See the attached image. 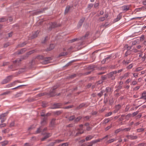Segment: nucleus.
Masks as SVG:
<instances>
[{
    "label": "nucleus",
    "instance_id": "obj_1",
    "mask_svg": "<svg viewBox=\"0 0 146 146\" xmlns=\"http://www.w3.org/2000/svg\"><path fill=\"white\" fill-rule=\"evenodd\" d=\"M27 57V55L23 56L22 58L18 59L13 61V64L9 66L8 68L12 71L16 70L17 69V66L20 64V62L23 60L26 59Z\"/></svg>",
    "mask_w": 146,
    "mask_h": 146
},
{
    "label": "nucleus",
    "instance_id": "obj_2",
    "mask_svg": "<svg viewBox=\"0 0 146 146\" xmlns=\"http://www.w3.org/2000/svg\"><path fill=\"white\" fill-rule=\"evenodd\" d=\"M38 58L43 60V63L44 64L48 63L49 60L52 59L51 57H45L43 56H39Z\"/></svg>",
    "mask_w": 146,
    "mask_h": 146
},
{
    "label": "nucleus",
    "instance_id": "obj_3",
    "mask_svg": "<svg viewBox=\"0 0 146 146\" xmlns=\"http://www.w3.org/2000/svg\"><path fill=\"white\" fill-rule=\"evenodd\" d=\"M117 73V71H115L110 72L107 74V77L111 80H114L115 79V77L116 76V74Z\"/></svg>",
    "mask_w": 146,
    "mask_h": 146
},
{
    "label": "nucleus",
    "instance_id": "obj_4",
    "mask_svg": "<svg viewBox=\"0 0 146 146\" xmlns=\"http://www.w3.org/2000/svg\"><path fill=\"white\" fill-rule=\"evenodd\" d=\"M13 76L11 75L7 76L5 79H4L1 82V83L4 84L7 83L10 81L12 79Z\"/></svg>",
    "mask_w": 146,
    "mask_h": 146
},
{
    "label": "nucleus",
    "instance_id": "obj_5",
    "mask_svg": "<svg viewBox=\"0 0 146 146\" xmlns=\"http://www.w3.org/2000/svg\"><path fill=\"white\" fill-rule=\"evenodd\" d=\"M48 8L46 7L44 8L43 9H42L40 10H37L33 12V15H37L41 13H42L44 11L47 9Z\"/></svg>",
    "mask_w": 146,
    "mask_h": 146
},
{
    "label": "nucleus",
    "instance_id": "obj_6",
    "mask_svg": "<svg viewBox=\"0 0 146 146\" xmlns=\"http://www.w3.org/2000/svg\"><path fill=\"white\" fill-rule=\"evenodd\" d=\"M48 25L49 26L48 27V28L49 30H51L52 28L56 27H57L60 26V25L59 24H57L55 23H50Z\"/></svg>",
    "mask_w": 146,
    "mask_h": 146
},
{
    "label": "nucleus",
    "instance_id": "obj_7",
    "mask_svg": "<svg viewBox=\"0 0 146 146\" xmlns=\"http://www.w3.org/2000/svg\"><path fill=\"white\" fill-rule=\"evenodd\" d=\"M58 87L57 86H54L53 89L51 90L49 94V95L51 97L54 96L55 95V90Z\"/></svg>",
    "mask_w": 146,
    "mask_h": 146
},
{
    "label": "nucleus",
    "instance_id": "obj_8",
    "mask_svg": "<svg viewBox=\"0 0 146 146\" xmlns=\"http://www.w3.org/2000/svg\"><path fill=\"white\" fill-rule=\"evenodd\" d=\"M39 31H37L35 32L32 33V35L31 36H30L29 37V39H31L35 38L37 37L38 35L39 34Z\"/></svg>",
    "mask_w": 146,
    "mask_h": 146
},
{
    "label": "nucleus",
    "instance_id": "obj_9",
    "mask_svg": "<svg viewBox=\"0 0 146 146\" xmlns=\"http://www.w3.org/2000/svg\"><path fill=\"white\" fill-rule=\"evenodd\" d=\"M7 113H3L0 115V119H1V123H3L6 119L5 117L7 116Z\"/></svg>",
    "mask_w": 146,
    "mask_h": 146
},
{
    "label": "nucleus",
    "instance_id": "obj_10",
    "mask_svg": "<svg viewBox=\"0 0 146 146\" xmlns=\"http://www.w3.org/2000/svg\"><path fill=\"white\" fill-rule=\"evenodd\" d=\"M121 108V106L120 104H118L115 106V109L113 111V113H117Z\"/></svg>",
    "mask_w": 146,
    "mask_h": 146
},
{
    "label": "nucleus",
    "instance_id": "obj_11",
    "mask_svg": "<svg viewBox=\"0 0 146 146\" xmlns=\"http://www.w3.org/2000/svg\"><path fill=\"white\" fill-rule=\"evenodd\" d=\"M85 19V18L84 17H82L79 21L78 25V27H80L81 26H82L83 23Z\"/></svg>",
    "mask_w": 146,
    "mask_h": 146
},
{
    "label": "nucleus",
    "instance_id": "obj_12",
    "mask_svg": "<svg viewBox=\"0 0 146 146\" xmlns=\"http://www.w3.org/2000/svg\"><path fill=\"white\" fill-rule=\"evenodd\" d=\"M47 119L46 117L43 118L42 120L40 122V124L41 125V126H43L46 125L47 123Z\"/></svg>",
    "mask_w": 146,
    "mask_h": 146
},
{
    "label": "nucleus",
    "instance_id": "obj_13",
    "mask_svg": "<svg viewBox=\"0 0 146 146\" xmlns=\"http://www.w3.org/2000/svg\"><path fill=\"white\" fill-rule=\"evenodd\" d=\"M61 105L62 104L60 103L54 104H53V107L52 108L55 109L59 108L60 107Z\"/></svg>",
    "mask_w": 146,
    "mask_h": 146
},
{
    "label": "nucleus",
    "instance_id": "obj_14",
    "mask_svg": "<svg viewBox=\"0 0 146 146\" xmlns=\"http://www.w3.org/2000/svg\"><path fill=\"white\" fill-rule=\"evenodd\" d=\"M27 50L26 48H22L20 50H18L16 52L17 54H20L24 53Z\"/></svg>",
    "mask_w": 146,
    "mask_h": 146
},
{
    "label": "nucleus",
    "instance_id": "obj_15",
    "mask_svg": "<svg viewBox=\"0 0 146 146\" xmlns=\"http://www.w3.org/2000/svg\"><path fill=\"white\" fill-rule=\"evenodd\" d=\"M126 137L128 139H135L138 138V137L136 136H133L132 135H127L126 136Z\"/></svg>",
    "mask_w": 146,
    "mask_h": 146
},
{
    "label": "nucleus",
    "instance_id": "obj_16",
    "mask_svg": "<svg viewBox=\"0 0 146 146\" xmlns=\"http://www.w3.org/2000/svg\"><path fill=\"white\" fill-rule=\"evenodd\" d=\"M132 61L131 60H130V59L128 60H127L126 61H125V60H123L122 61V63L123 65L125 66H127Z\"/></svg>",
    "mask_w": 146,
    "mask_h": 146
},
{
    "label": "nucleus",
    "instance_id": "obj_17",
    "mask_svg": "<svg viewBox=\"0 0 146 146\" xmlns=\"http://www.w3.org/2000/svg\"><path fill=\"white\" fill-rule=\"evenodd\" d=\"M56 119H52L51 121L50 124V127H52L54 126L55 124V121Z\"/></svg>",
    "mask_w": 146,
    "mask_h": 146
},
{
    "label": "nucleus",
    "instance_id": "obj_18",
    "mask_svg": "<svg viewBox=\"0 0 146 146\" xmlns=\"http://www.w3.org/2000/svg\"><path fill=\"white\" fill-rule=\"evenodd\" d=\"M91 117V116H83L82 117V118L84 121H88L90 119Z\"/></svg>",
    "mask_w": 146,
    "mask_h": 146
},
{
    "label": "nucleus",
    "instance_id": "obj_19",
    "mask_svg": "<svg viewBox=\"0 0 146 146\" xmlns=\"http://www.w3.org/2000/svg\"><path fill=\"white\" fill-rule=\"evenodd\" d=\"M51 136V134L50 133H47L46 135L43 137L41 139V140L42 141H43L45 140L46 139L48 138Z\"/></svg>",
    "mask_w": 146,
    "mask_h": 146
},
{
    "label": "nucleus",
    "instance_id": "obj_20",
    "mask_svg": "<svg viewBox=\"0 0 146 146\" xmlns=\"http://www.w3.org/2000/svg\"><path fill=\"white\" fill-rule=\"evenodd\" d=\"M123 11H127L129 10V7L128 5H124L122 7Z\"/></svg>",
    "mask_w": 146,
    "mask_h": 146
},
{
    "label": "nucleus",
    "instance_id": "obj_21",
    "mask_svg": "<svg viewBox=\"0 0 146 146\" xmlns=\"http://www.w3.org/2000/svg\"><path fill=\"white\" fill-rule=\"evenodd\" d=\"M55 45L54 44H50V46L49 48L47 49V51H50L53 49L54 48Z\"/></svg>",
    "mask_w": 146,
    "mask_h": 146
},
{
    "label": "nucleus",
    "instance_id": "obj_22",
    "mask_svg": "<svg viewBox=\"0 0 146 146\" xmlns=\"http://www.w3.org/2000/svg\"><path fill=\"white\" fill-rule=\"evenodd\" d=\"M89 33L88 32H87L85 35L84 36L82 37L80 39L82 40H84L87 39V37L89 35Z\"/></svg>",
    "mask_w": 146,
    "mask_h": 146
},
{
    "label": "nucleus",
    "instance_id": "obj_23",
    "mask_svg": "<svg viewBox=\"0 0 146 146\" xmlns=\"http://www.w3.org/2000/svg\"><path fill=\"white\" fill-rule=\"evenodd\" d=\"M42 127L40 126L38 128L36 131L35 133L37 134L40 133V132H42Z\"/></svg>",
    "mask_w": 146,
    "mask_h": 146
},
{
    "label": "nucleus",
    "instance_id": "obj_24",
    "mask_svg": "<svg viewBox=\"0 0 146 146\" xmlns=\"http://www.w3.org/2000/svg\"><path fill=\"white\" fill-rule=\"evenodd\" d=\"M85 105V104L83 103L81 104H80L79 106L77 107L76 108V110H79L81 109V108H83L84 107Z\"/></svg>",
    "mask_w": 146,
    "mask_h": 146
},
{
    "label": "nucleus",
    "instance_id": "obj_25",
    "mask_svg": "<svg viewBox=\"0 0 146 146\" xmlns=\"http://www.w3.org/2000/svg\"><path fill=\"white\" fill-rule=\"evenodd\" d=\"M27 44L26 42H25L23 43L19 44L17 46V47H23L25 45Z\"/></svg>",
    "mask_w": 146,
    "mask_h": 146
},
{
    "label": "nucleus",
    "instance_id": "obj_26",
    "mask_svg": "<svg viewBox=\"0 0 146 146\" xmlns=\"http://www.w3.org/2000/svg\"><path fill=\"white\" fill-rule=\"evenodd\" d=\"M105 92L104 90H102L101 92L97 94V95L99 98H100L103 95V93Z\"/></svg>",
    "mask_w": 146,
    "mask_h": 146
},
{
    "label": "nucleus",
    "instance_id": "obj_27",
    "mask_svg": "<svg viewBox=\"0 0 146 146\" xmlns=\"http://www.w3.org/2000/svg\"><path fill=\"white\" fill-rule=\"evenodd\" d=\"M94 136L91 135H89L86 137V141H88L90 140L94 137Z\"/></svg>",
    "mask_w": 146,
    "mask_h": 146
},
{
    "label": "nucleus",
    "instance_id": "obj_28",
    "mask_svg": "<svg viewBox=\"0 0 146 146\" xmlns=\"http://www.w3.org/2000/svg\"><path fill=\"white\" fill-rule=\"evenodd\" d=\"M70 8V7L69 6H68L66 7L64 13L66 14L69 11Z\"/></svg>",
    "mask_w": 146,
    "mask_h": 146
},
{
    "label": "nucleus",
    "instance_id": "obj_29",
    "mask_svg": "<svg viewBox=\"0 0 146 146\" xmlns=\"http://www.w3.org/2000/svg\"><path fill=\"white\" fill-rule=\"evenodd\" d=\"M111 88L110 87H107L106 88L105 90V92L106 93H110L111 92Z\"/></svg>",
    "mask_w": 146,
    "mask_h": 146
},
{
    "label": "nucleus",
    "instance_id": "obj_30",
    "mask_svg": "<svg viewBox=\"0 0 146 146\" xmlns=\"http://www.w3.org/2000/svg\"><path fill=\"white\" fill-rule=\"evenodd\" d=\"M105 20V17H101L99 18L98 20V22L103 21Z\"/></svg>",
    "mask_w": 146,
    "mask_h": 146
},
{
    "label": "nucleus",
    "instance_id": "obj_31",
    "mask_svg": "<svg viewBox=\"0 0 146 146\" xmlns=\"http://www.w3.org/2000/svg\"><path fill=\"white\" fill-rule=\"evenodd\" d=\"M82 118V117L80 116L78 117L76 119H75L74 120V122L75 123H77Z\"/></svg>",
    "mask_w": 146,
    "mask_h": 146
},
{
    "label": "nucleus",
    "instance_id": "obj_32",
    "mask_svg": "<svg viewBox=\"0 0 146 146\" xmlns=\"http://www.w3.org/2000/svg\"><path fill=\"white\" fill-rule=\"evenodd\" d=\"M68 54V53L66 52H62L60 53L59 55V57H60V56H65L66 55H67Z\"/></svg>",
    "mask_w": 146,
    "mask_h": 146
},
{
    "label": "nucleus",
    "instance_id": "obj_33",
    "mask_svg": "<svg viewBox=\"0 0 146 146\" xmlns=\"http://www.w3.org/2000/svg\"><path fill=\"white\" fill-rule=\"evenodd\" d=\"M7 20L8 19L5 17H3L2 18H0V23L4 22Z\"/></svg>",
    "mask_w": 146,
    "mask_h": 146
},
{
    "label": "nucleus",
    "instance_id": "obj_34",
    "mask_svg": "<svg viewBox=\"0 0 146 146\" xmlns=\"http://www.w3.org/2000/svg\"><path fill=\"white\" fill-rule=\"evenodd\" d=\"M100 141L101 140H100V139H97V140H96L93 141H92L91 142V143L92 145H93V144H94L96 143L100 142Z\"/></svg>",
    "mask_w": 146,
    "mask_h": 146
},
{
    "label": "nucleus",
    "instance_id": "obj_35",
    "mask_svg": "<svg viewBox=\"0 0 146 146\" xmlns=\"http://www.w3.org/2000/svg\"><path fill=\"white\" fill-rule=\"evenodd\" d=\"M145 129L143 128H139L137 130V132L138 133L143 132L144 131Z\"/></svg>",
    "mask_w": 146,
    "mask_h": 146
},
{
    "label": "nucleus",
    "instance_id": "obj_36",
    "mask_svg": "<svg viewBox=\"0 0 146 146\" xmlns=\"http://www.w3.org/2000/svg\"><path fill=\"white\" fill-rule=\"evenodd\" d=\"M121 131H123V129L121 128H119L116 130L115 131V134H117Z\"/></svg>",
    "mask_w": 146,
    "mask_h": 146
},
{
    "label": "nucleus",
    "instance_id": "obj_37",
    "mask_svg": "<svg viewBox=\"0 0 146 146\" xmlns=\"http://www.w3.org/2000/svg\"><path fill=\"white\" fill-rule=\"evenodd\" d=\"M10 131V130L8 128L4 130H2V132L3 133H8Z\"/></svg>",
    "mask_w": 146,
    "mask_h": 146
},
{
    "label": "nucleus",
    "instance_id": "obj_38",
    "mask_svg": "<svg viewBox=\"0 0 146 146\" xmlns=\"http://www.w3.org/2000/svg\"><path fill=\"white\" fill-rule=\"evenodd\" d=\"M111 58V56H109L108 57L105 58V59L106 61V62L108 63L110 61V59Z\"/></svg>",
    "mask_w": 146,
    "mask_h": 146
},
{
    "label": "nucleus",
    "instance_id": "obj_39",
    "mask_svg": "<svg viewBox=\"0 0 146 146\" xmlns=\"http://www.w3.org/2000/svg\"><path fill=\"white\" fill-rule=\"evenodd\" d=\"M121 17V15L120 14L118 15L116 19H115V21L116 22L118 21L120 19Z\"/></svg>",
    "mask_w": 146,
    "mask_h": 146
},
{
    "label": "nucleus",
    "instance_id": "obj_40",
    "mask_svg": "<svg viewBox=\"0 0 146 146\" xmlns=\"http://www.w3.org/2000/svg\"><path fill=\"white\" fill-rule=\"evenodd\" d=\"M117 89L115 90V92H119V91L122 88V86L121 85L118 86L117 87Z\"/></svg>",
    "mask_w": 146,
    "mask_h": 146
},
{
    "label": "nucleus",
    "instance_id": "obj_41",
    "mask_svg": "<svg viewBox=\"0 0 146 146\" xmlns=\"http://www.w3.org/2000/svg\"><path fill=\"white\" fill-rule=\"evenodd\" d=\"M130 106L129 105H127L126 106L125 108V112L129 110L130 108Z\"/></svg>",
    "mask_w": 146,
    "mask_h": 146
},
{
    "label": "nucleus",
    "instance_id": "obj_42",
    "mask_svg": "<svg viewBox=\"0 0 146 146\" xmlns=\"http://www.w3.org/2000/svg\"><path fill=\"white\" fill-rule=\"evenodd\" d=\"M110 120L108 119H105L103 121V124H106L109 122Z\"/></svg>",
    "mask_w": 146,
    "mask_h": 146
},
{
    "label": "nucleus",
    "instance_id": "obj_43",
    "mask_svg": "<svg viewBox=\"0 0 146 146\" xmlns=\"http://www.w3.org/2000/svg\"><path fill=\"white\" fill-rule=\"evenodd\" d=\"M131 53V51L128 50L125 52V56H127L128 55L130 54Z\"/></svg>",
    "mask_w": 146,
    "mask_h": 146
},
{
    "label": "nucleus",
    "instance_id": "obj_44",
    "mask_svg": "<svg viewBox=\"0 0 146 146\" xmlns=\"http://www.w3.org/2000/svg\"><path fill=\"white\" fill-rule=\"evenodd\" d=\"M63 141H64V140H56L54 142L56 144V143H59Z\"/></svg>",
    "mask_w": 146,
    "mask_h": 146
},
{
    "label": "nucleus",
    "instance_id": "obj_45",
    "mask_svg": "<svg viewBox=\"0 0 146 146\" xmlns=\"http://www.w3.org/2000/svg\"><path fill=\"white\" fill-rule=\"evenodd\" d=\"M48 39V37L46 36L44 38V40L42 41V43H45Z\"/></svg>",
    "mask_w": 146,
    "mask_h": 146
},
{
    "label": "nucleus",
    "instance_id": "obj_46",
    "mask_svg": "<svg viewBox=\"0 0 146 146\" xmlns=\"http://www.w3.org/2000/svg\"><path fill=\"white\" fill-rule=\"evenodd\" d=\"M8 143V142L7 141H5L2 143L1 145L2 146H5V145H7Z\"/></svg>",
    "mask_w": 146,
    "mask_h": 146
},
{
    "label": "nucleus",
    "instance_id": "obj_47",
    "mask_svg": "<svg viewBox=\"0 0 146 146\" xmlns=\"http://www.w3.org/2000/svg\"><path fill=\"white\" fill-rule=\"evenodd\" d=\"M46 93H40V94H38L36 96L37 97H40V96H42L46 95Z\"/></svg>",
    "mask_w": 146,
    "mask_h": 146
},
{
    "label": "nucleus",
    "instance_id": "obj_48",
    "mask_svg": "<svg viewBox=\"0 0 146 146\" xmlns=\"http://www.w3.org/2000/svg\"><path fill=\"white\" fill-rule=\"evenodd\" d=\"M75 117H76L74 115L71 116L69 117V120L70 121H72L75 119Z\"/></svg>",
    "mask_w": 146,
    "mask_h": 146
},
{
    "label": "nucleus",
    "instance_id": "obj_49",
    "mask_svg": "<svg viewBox=\"0 0 146 146\" xmlns=\"http://www.w3.org/2000/svg\"><path fill=\"white\" fill-rule=\"evenodd\" d=\"M15 125V121H12L11 123H10L9 127H12L14 126Z\"/></svg>",
    "mask_w": 146,
    "mask_h": 146
},
{
    "label": "nucleus",
    "instance_id": "obj_50",
    "mask_svg": "<svg viewBox=\"0 0 146 146\" xmlns=\"http://www.w3.org/2000/svg\"><path fill=\"white\" fill-rule=\"evenodd\" d=\"M131 129V127H129L127 128H125L123 129V131H129Z\"/></svg>",
    "mask_w": 146,
    "mask_h": 146
},
{
    "label": "nucleus",
    "instance_id": "obj_51",
    "mask_svg": "<svg viewBox=\"0 0 146 146\" xmlns=\"http://www.w3.org/2000/svg\"><path fill=\"white\" fill-rule=\"evenodd\" d=\"M20 82L18 80H16L13 82L11 83L12 84V86H14L17 83H19Z\"/></svg>",
    "mask_w": 146,
    "mask_h": 146
},
{
    "label": "nucleus",
    "instance_id": "obj_52",
    "mask_svg": "<svg viewBox=\"0 0 146 146\" xmlns=\"http://www.w3.org/2000/svg\"><path fill=\"white\" fill-rule=\"evenodd\" d=\"M69 144V143L68 142L63 143L61 145V146H68Z\"/></svg>",
    "mask_w": 146,
    "mask_h": 146
},
{
    "label": "nucleus",
    "instance_id": "obj_53",
    "mask_svg": "<svg viewBox=\"0 0 146 146\" xmlns=\"http://www.w3.org/2000/svg\"><path fill=\"white\" fill-rule=\"evenodd\" d=\"M77 131H78V132L80 133V134H82L84 132V131L82 130V129H77Z\"/></svg>",
    "mask_w": 146,
    "mask_h": 146
},
{
    "label": "nucleus",
    "instance_id": "obj_54",
    "mask_svg": "<svg viewBox=\"0 0 146 146\" xmlns=\"http://www.w3.org/2000/svg\"><path fill=\"white\" fill-rule=\"evenodd\" d=\"M10 92V91H7V92H4L3 93L1 94V95H6L9 94Z\"/></svg>",
    "mask_w": 146,
    "mask_h": 146
},
{
    "label": "nucleus",
    "instance_id": "obj_55",
    "mask_svg": "<svg viewBox=\"0 0 146 146\" xmlns=\"http://www.w3.org/2000/svg\"><path fill=\"white\" fill-rule=\"evenodd\" d=\"M112 127V126L111 125H110L109 126L106 127L105 129V130L106 131H107L109 129H110V128H111Z\"/></svg>",
    "mask_w": 146,
    "mask_h": 146
},
{
    "label": "nucleus",
    "instance_id": "obj_56",
    "mask_svg": "<svg viewBox=\"0 0 146 146\" xmlns=\"http://www.w3.org/2000/svg\"><path fill=\"white\" fill-rule=\"evenodd\" d=\"M95 67V66H89L88 67V69H90L92 70H94V68Z\"/></svg>",
    "mask_w": 146,
    "mask_h": 146
},
{
    "label": "nucleus",
    "instance_id": "obj_57",
    "mask_svg": "<svg viewBox=\"0 0 146 146\" xmlns=\"http://www.w3.org/2000/svg\"><path fill=\"white\" fill-rule=\"evenodd\" d=\"M133 66V65L132 64H131L130 65H129V66H128L127 67V69H130L131 68H132Z\"/></svg>",
    "mask_w": 146,
    "mask_h": 146
},
{
    "label": "nucleus",
    "instance_id": "obj_58",
    "mask_svg": "<svg viewBox=\"0 0 146 146\" xmlns=\"http://www.w3.org/2000/svg\"><path fill=\"white\" fill-rule=\"evenodd\" d=\"M110 104L111 105L113 103V99L112 98L110 99L109 100Z\"/></svg>",
    "mask_w": 146,
    "mask_h": 146
},
{
    "label": "nucleus",
    "instance_id": "obj_59",
    "mask_svg": "<svg viewBox=\"0 0 146 146\" xmlns=\"http://www.w3.org/2000/svg\"><path fill=\"white\" fill-rule=\"evenodd\" d=\"M139 112V111H136V112H133L132 114L133 117H134L136 115H137L138 113Z\"/></svg>",
    "mask_w": 146,
    "mask_h": 146
},
{
    "label": "nucleus",
    "instance_id": "obj_60",
    "mask_svg": "<svg viewBox=\"0 0 146 146\" xmlns=\"http://www.w3.org/2000/svg\"><path fill=\"white\" fill-rule=\"evenodd\" d=\"M112 113L111 112H110L106 114L105 115V116L106 117H108L109 116H110L112 114Z\"/></svg>",
    "mask_w": 146,
    "mask_h": 146
},
{
    "label": "nucleus",
    "instance_id": "obj_61",
    "mask_svg": "<svg viewBox=\"0 0 146 146\" xmlns=\"http://www.w3.org/2000/svg\"><path fill=\"white\" fill-rule=\"evenodd\" d=\"M6 126V124L4 123H2L0 124V128H2L3 127H5Z\"/></svg>",
    "mask_w": 146,
    "mask_h": 146
},
{
    "label": "nucleus",
    "instance_id": "obj_62",
    "mask_svg": "<svg viewBox=\"0 0 146 146\" xmlns=\"http://www.w3.org/2000/svg\"><path fill=\"white\" fill-rule=\"evenodd\" d=\"M146 143H139L138 145V146H146Z\"/></svg>",
    "mask_w": 146,
    "mask_h": 146
},
{
    "label": "nucleus",
    "instance_id": "obj_63",
    "mask_svg": "<svg viewBox=\"0 0 146 146\" xmlns=\"http://www.w3.org/2000/svg\"><path fill=\"white\" fill-rule=\"evenodd\" d=\"M109 24L108 22L105 23L104 25H102L101 26V27H106L108 26L109 25Z\"/></svg>",
    "mask_w": 146,
    "mask_h": 146
},
{
    "label": "nucleus",
    "instance_id": "obj_64",
    "mask_svg": "<svg viewBox=\"0 0 146 146\" xmlns=\"http://www.w3.org/2000/svg\"><path fill=\"white\" fill-rule=\"evenodd\" d=\"M41 116L42 117H44L45 116V111L44 110L41 113Z\"/></svg>",
    "mask_w": 146,
    "mask_h": 146
}]
</instances>
